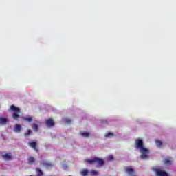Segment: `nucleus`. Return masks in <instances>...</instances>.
Masks as SVG:
<instances>
[{
	"mask_svg": "<svg viewBox=\"0 0 176 176\" xmlns=\"http://www.w3.org/2000/svg\"><path fill=\"white\" fill-rule=\"evenodd\" d=\"M71 122H72V120H69V119H68V120H66V122H67V123H71Z\"/></svg>",
	"mask_w": 176,
	"mask_h": 176,
	"instance_id": "obj_23",
	"label": "nucleus"
},
{
	"mask_svg": "<svg viewBox=\"0 0 176 176\" xmlns=\"http://www.w3.org/2000/svg\"><path fill=\"white\" fill-rule=\"evenodd\" d=\"M36 176H43V172L40 168H36Z\"/></svg>",
	"mask_w": 176,
	"mask_h": 176,
	"instance_id": "obj_16",
	"label": "nucleus"
},
{
	"mask_svg": "<svg viewBox=\"0 0 176 176\" xmlns=\"http://www.w3.org/2000/svg\"><path fill=\"white\" fill-rule=\"evenodd\" d=\"M14 131L15 133H20L21 131V125L16 124L14 127Z\"/></svg>",
	"mask_w": 176,
	"mask_h": 176,
	"instance_id": "obj_9",
	"label": "nucleus"
},
{
	"mask_svg": "<svg viewBox=\"0 0 176 176\" xmlns=\"http://www.w3.org/2000/svg\"><path fill=\"white\" fill-rule=\"evenodd\" d=\"M28 164H34L35 163V158L34 157H29L28 159Z\"/></svg>",
	"mask_w": 176,
	"mask_h": 176,
	"instance_id": "obj_13",
	"label": "nucleus"
},
{
	"mask_svg": "<svg viewBox=\"0 0 176 176\" xmlns=\"http://www.w3.org/2000/svg\"><path fill=\"white\" fill-rule=\"evenodd\" d=\"M91 174L92 175H98V173L97 171H96V170H92V171L91 172Z\"/></svg>",
	"mask_w": 176,
	"mask_h": 176,
	"instance_id": "obj_21",
	"label": "nucleus"
},
{
	"mask_svg": "<svg viewBox=\"0 0 176 176\" xmlns=\"http://www.w3.org/2000/svg\"><path fill=\"white\" fill-rule=\"evenodd\" d=\"M80 135L84 137V138H89L90 137V133L87 132L80 131Z\"/></svg>",
	"mask_w": 176,
	"mask_h": 176,
	"instance_id": "obj_10",
	"label": "nucleus"
},
{
	"mask_svg": "<svg viewBox=\"0 0 176 176\" xmlns=\"http://www.w3.org/2000/svg\"><path fill=\"white\" fill-rule=\"evenodd\" d=\"M43 166H45V167H53V164L46 162L43 163Z\"/></svg>",
	"mask_w": 176,
	"mask_h": 176,
	"instance_id": "obj_19",
	"label": "nucleus"
},
{
	"mask_svg": "<svg viewBox=\"0 0 176 176\" xmlns=\"http://www.w3.org/2000/svg\"><path fill=\"white\" fill-rule=\"evenodd\" d=\"M113 135H115V134L112 132H108L107 133H105L104 137L105 138H112V137H113Z\"/></svg>",
	"mask_w": 176,
	"mask_h": 176,
	"instance_id": "obj_15",
	"label": "nucleus"
},
{
	"mask_svg": "<svg viewBox=\"0 0 176 176\" xmlns=\"http://www.w3.org/2000/svg\"><path fill=\"white\" fill-rule=\"evenodd\" d=\"M3 160H12V155L10 153H6L2 155Z\"/></svg>",
	"mask_w": 176,
	"mask_h": 176,
	"instance_id": "obj_8",
	"label": "nucleus"
},
{
	"mask_svg": "<svg viewBox=\"0 0 176 176\" xmlns=\"http://www.w3.org/2000/svg\"><path fill=\"white\" fill-rule=\"evenodd\" d=\"M32 129L34 130V131L38 132L39 130V126L36 124H33L32 125Z\"/></svg>",
	"mask_w": 176,
	"mask_h": 176,
	"instance_id": "obj_17",
	"label": "nucleus"
},
{
	"mask_svg": "<svg viewBox=\"0 0 176 176\" xmlns=\"http://www.w3.org/2000/svg\"><path fill=\"white\" fill-rule=\"evenodd\" d=\"M164 164H165V166H171V164H173V160L170 157H166L164 160Z\"/></svg>",
	"mask_w": 176,
	"mask_h": 176,
	"instance_id": "obj_7",
	"label": "nucleus"
},
{
	"mask_svg": "<svg viewBox=\"0 0 176 176\" xmlns=\"http://www.w3.org/2000/svg\"><path fill=\"white\" fill-rule=\"evenodd\" d=\"M109 160H113V156L109 155Z\"/></svg>",
	"mask_w": 176,
	"mask_h": 176,
	"instance_id": "obj_22",
	"label": "nucleus"
},
{
	"mask_svg": "<svg viewBox=\"0 0 176 176\" xmlns=\"http://www.w3.org/2000/svg\"><path fill=\"white\" fill-rule=\"evenodd\" d=\"M31 133H32L31 130L28 129L27 132L25 133L24 134L25 137H29L30 135H31Z\"/></svg>",
	"mask_w": 176,
	"mask_h": 176,
	"instance_id": "obj_20",
	"label": "nucleus"
},
{
	"mask_svg": "<svg viewBox=\"0 0 176 176\" xmlns=\"http://www.w3.org/2000/svg\"><path fill=\"white\" fill-rule=\"evenodd\" d=\"M28 146L32 148V149H34L35 152H39V149H38V142H36V140H32L31 142H29Z\"/></svg>",
	"mask_w": 176,
	"mask_h": 176,
	"instance_id": "obj_4",
	"label": "nucleus"
},
{
	"mask_svg": "<svg viewBox=\"0 0 176 176\" xmlns=\"http://www.w3.org/2000/svg\"><path fill=\"white\" fill-rule=\"evenodd\" d=\"M89 174V171L87 169H84L82 171H81V175L86 176Z\"/></svg>",
	"mask_w": 176,
	"mask_h": 176,
	"instance_id": "obj_18",
	"label": "nucleus"
},
{
	"mask_svg": "<svg viewBox=\"0 0 176 176\" xmlns=\"http://www.w3.org/2000/svg\"><path fill=\"white\" fill-rule=\"evenodd\" d=\"M85 162L89 163V164H94V163H96V164H98V167H102V166L105 164V162H104L102 159L99 157H95L92 160H86Z\"/></svg>",
	"mask_w": 176,
	"mask_h": 176,
	"instance_id": "obj_3",
	"label": "nucleus"
},
{
	"mask_svg": "<svg viewBox=\"0 0 176 176\" xmlns=\"http://www.w3.org/2000/svg\"><path fill=\"white\" fill-rule=\"evenodd\" d=\"M23 120H25V122H28V123H31L32 122V117L28 116L27 117L22 118Z\"/></svg>",
	"mask_w": 176,
	"mask_h": 176,
	"instance_id": "obj_11",
	"label": "nucleus"
},
{
	"mask_svg": "<svg viewBox=\"0 0 176 176\" xmlns=\"http://www.w3.org/2000/svg\"><path fill=\"white\" fill-rule=\"evenodd\" d=\"M10 109V111H12V112H14L12 113V118L14 119V120H19L20 118V113H21L20 108L14 105H11Z\"/></svg>",
	"mask_w": 176,
	"mask_h": 176,
	"instance_id": "obj_2",
	"label": "nucleus"
},
{
	"mask_svg": "<svg viewBox=\"0 0 176 176\" xmlns=\"http://www.w3.org/2000/svg\"><path fill=\"white\" fill-rule=\"evenodd\" d=\"M155 144L157 148H162L163 146V142L159 140H155Z\"/></svg>",
	"mask_w": 176,
	"mask_h": 176,
	"instance_id": "obj_14",
	"label": "nucleus"
},
{
	"mask_svg": "<svg viewBox=\"0 0 176 176\" xmlns=\"http://www.w3.org/2000/svg\"><path fill=\"white\" fill-rule=\"evenodd\" d=\"M135 149H140L141 153L140 158L142 160H146L149 156V149L145 148L144 146V141L141 139H138L135 140Z\"/></svg>",
	"mask_w": 176,
	"mask_h": 176,
	"instance_id": "obj_1",
	"label": "nucleus"
},
{
	"mask_svg": "<svg viewBox=\"0 0 176 176\" xmlns=\"http://www.w3.org/2000/svg\"><path fill=\"white\" fill-rule=\"evenodd\" d=\"M153 171H155L157 176H168V173H167V172H164L160 169L154 168Z\"/></svg>",
	"mask_w": 176,
	"mask_h": 176,
	"instance_id": "obj_5",
	"label": "nucleus"
},
{
	"mask_svg": "<svg viewBox=\"0 0 176 176\" xmlns=\"http://www.w3.org/2000/svg\"><path fill=\"white\" fill-rule=\"evenodd\" d=\"M8 122V118L0 117V124H6Z\"/></svg>",
	"mask_w": 176,
	"mask_h": 176,
	"instance_id": "obj_12",
	"label": "nucleus"
},
{
	"mask_svg": "<svg viewBox=\"0 0 176 176\" xmlns=\"http://www.w3.org/2000/svg\"><path fill=\"white\" fill-rule=\"evenodd\" d=\"M54 120L52 118L45 120V125L47 127H54Z\"/></svg>",
	"mask_w": 176,
	"mask_h": 176,
	"instance_id": "obj_6",
	"label": "nucleus"
}]
</instances>
